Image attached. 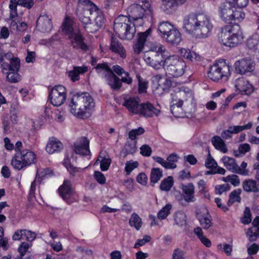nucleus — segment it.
Here are the masks:
<instances>
[{
	"label": "nucleus",
	"instance_id": "nucleus-35",
	"mask_svg": "<svg viewBox=\"0 0 259 259\" xmlns=\"http://www.w3.org/2000/svg\"><path fill=\"white\" fill-rule=\"evenodd\" d=\"M162 8L166 14L174 13L180 5L175 0H162Z\"/></svg>",
	"mask_w": 259,
	"mask_h": 259
},
{
	"label": "nucleus",
	"instance_id": "nucleus-49",
	"mask_svg": "<svg viewBox=\"0 0 259 259\" xmlns=\"http://www.w3.org/2000/svg\"><path fill=\"white\" fill-rule=\"evenodd\" d=\"M19 70L8 71L7 75V80L11 83H16L21 80V76L18 73Z\"/></svg>",
	"mask_w": 259,
	"mask_h": 259
},
{
	"label": "nucleus",
	"instance_id": "nucleus-1",
	"mask_svg": "<svg viewBox=\"0 0 259 259\" xmlns=\"http://www.w3.org/2000/svg\"><path fill=\"white\" fill-rule=\"evenodd\" d=\"M212 27L210 19L203 14L192 13L183 19V28L198 38L207 37Z\"/></svg>",
	"mask_w": 259,
	"mask_h": 259
},
{
	"label": "nucleus",
	"instance_id": "nucleus-62",
	"mask_svg": "<svg viewBox=\"0 0 259 259\" xmlns=\"http://www.w3.org/2000/svg\"><path fill=\"white\" fill-rule=\"evenodd\" d=\"M251 221V213L249 207L245 208L244 211V216L241 219V222L244 224H248Z\"/></svg>",
	"mask_w": 259,
	"mask_h": 259
},
{
	"label": "nucleus",
	"instance_id": "nucleus-55",
	"mask_svg": "<svg viewBox=\"0 0 259 259\" xmlns=\"http://www.w3.org/2000/svg\"><path fill=\"white\" fill-rule=\"evenodd\" d=\"M217 249L218 251L224 252L228 256H230L232 251V246L227 243L219 244L217 246Z\"/></svg>",
	"mask_w": 259,
	"mask_h": 259
},
{
	"label": "nucleus",
	"instance_id": "nucleus-27",
	"mask_svg": "<svg viewBox=\"0 0 259 259\" xmlns=\"http://www.w3.org/2000/svg\"><path fill=\"white\" fill-rule=\"evenodd\" d=\"M110 49L113 52L117 54L121 58H125L126 57L125 50L117 38L111 37Z\"/></svg>",
	"mask_w": 259,
	"mask_h": 259
},
{
	"label": "nucleus",
	"instance_id": "nucleus-7",
	"mask_svg": "<svg viewBox=\"0 0 259 259\" xmlns=\"http://www.w3.org/2000/svg\"><path fill=\"white\" fill-rule=\"evenodd\" d=\"M36 161V156L33 152L28 149H23L22 152L16 153L11 160V165L17 170L30 165Z\"/></svg>",
	"mask_w": 259,
	"mask_h": 259
},
{
	"label": "nucleus",
	"instance_id": "nucleus-54",
	"mask_svg": "<svg viewBox=\"0 0 259 259\" xmlns=\"http://www.w3.org/2000/svg\"><path fill=\"white\" fill-rule=\"evenodd\" d=\"M125 171L126 175H129L131 173L133 170L137 168L139 166V163L138 161H134L132 160L127 161L125 164Z\"/></svg>",
	"mask_w": 259,
	"mask_h": 259
},
{
	"label": "nucleus",
	"instance_id": "nucleus-58",
	"mask_svg": "<svg viewBox=\"0 0 259 259\" xmlns=\"http://www.w3.org/2000/svg\"><path fill=\"white\" fill-rule=\"evenodd\" d=\"M231 187L228 184L217 185L215 187V193L219 195L222 194L224 192L229 191Z\"/></svg>",
	"mask_w": 259,
	"mask_h": 259
},
{
	"label": "nucleus",
	"instance_id": "nucleus-64",
	"mask_svg": "<svg viewBox=\"0 0 259 259\" xmlns=\"http://www.w3.org/2000/svg\"><path fill=\"white\" fill-rule=\"evenodd\" d=\"M185 253L184 251L177 248L176 249L172 255V259H185Z\"/></svg>",
	"mask_w": 259,
	"mask_h": 259
},
{
	"label": "nucleus",
	"instance_id": "nucleus-34",
	"mask_svg": "<svg viewBox=\"0 0 259 259\" xmlns=\"http://www.w3.org/2000/svg\"><path fill=\"white\" fill-rule=\"evenodd\" d=\"M195 187L192 183H189L188 185L183 186V191L184 192V198L187 202H194Z\"/></svg>",
	"mask_w": 259,
	"mask_h": 259
},
{
	"label": "nucleus",
	"instance_id": "nucleus-41",
	"mask_svg": "<svg viewBox=\"0 0 259 259\" xmlns=\"http://www.w3.org/2000/svg\"><path fill=\"white\" fill-rule=\"evenodd\" d=\"M165 48L164 46L160 43L153 42L152 43L149 47V50L146 52H152L155 54H158L161 56H163V53L165 51Z\"/></svg>",
	"mask_w": 259,
	"mask_h": 259
},
{
	"label": "nucleus",
	"instance_id": "nucleus-24",
	"mask_svg": "<svg viewBox=\"0 0 259 259\" xmlns=\"http://www.w3.org/2000/svg\"><path fill=\"white\" fill-rule=\"evenodd\" d=\"M104 77L107 84L112 90L114 91L118 90L121 87V82H122L121 78L120 79L117 77L113 72L109 74L104 75Z\"/></svg>",
	"mask_w": 259,
	"mask_h": 259
},
{
	"label": "nucleus",
	"instance_id": "nucleus-19",
	"mask_svg": "<svg viewBox=\"0 0 259 259\" xmlns=\"http://www.w3.org/2000/svg\"><path fill=\"white\" fill-rule=\"evenodd\" d=\"M153 158L166 169H174L177 167L175 162L178 161V156L176 154H171L167 158V161L164 160L162 157L158 156L153 157Z\"/></svg>",
	"mask_w": 259,
	"mask_h": 259
},
{
	"label": "nucleus",
	"instance_id": "nucleus-50",
	"mask_svg": "<svg viewBox=\"0 0 259 259\" xmlns=\"http://www.w3.org/2000/svg\"><path fill=\"white\" fill-rule=\"evenodd\" d=\"M52 175H53V171L49 168H46L41 171L37 170L35 180H38L40 183L42 181V178L50 177Z\"/></svg>",
	"mask_w": 259,
	"mask_h": 259
},
{
	"label": "nucleus",
	"instance_id": "nucleus-12",
	"mask_svg": "<svg viewBox=\"0 0 259 259\" xmlns=\"http://www.w3.org/2000/svg\"><path fill=\"white\" fill-rule=\"evenodd\" d=\"M196 217L203 229L208 230L212 226V217L206 208L203 207L198 209L196 212Z\"/></svg>",
	"mask_w": 259,
	"mask_h": 259
},
{
	"label": "nucleus",
	"instance_id": "nucleus-60",
	"mask_svg": "<svg viewBox=\"0 0 259 259\" xmlns=\"http://www.w3.org/2000/svg\"><path fill=\"white\" fill-rule=\"evenodd\" d=\"M181 53L184 58L191 61H193L196 59V54L193 52H191L189 50L182 49Z\"/></svg>",
	"mask_w": 259,
	"mask_h": 259
},
{
	"label": "nucleus",
	"instance_id": "nucleus-63",
	"mask_svg": "<svg viewBox=\"0 0 259 259\" xmlns=\"http://www.w3.org/2000/svg\"><path fill=\"white\" fill-rule=\"evenodd\" d=\"M245 16V14L242 11H233V14L232 15V21H240L243 19Z\"/></svg>",
	"mask_w": 259,
	"mask_h": 259
},
{
	"label": "nucleus",
	"instance_id": "nucleus-43",
	"mask_svg": "<svg viewBox=\"0 0 259 259\" xmlns=\"http://www.w3.org/2000/svg\"><path fill=\"white\" fill-rule=\"evenodd\" d=\"M173 185V178L171 176H169L161 181L159 188L161 191L168 192L171 189Z\"/></svg>",
	"mask_w": 259,
	"mask_h": 259
},
{
	"label": "nucleus",
	"instance_id": "nucleus-59",
	"mask_svg": "<svg viewBox=\"0 0 259 259\" xmlns=\"http://www.w3.org/2000/svg\"><path fill=\"white\" fill-rule=\"evenodd\" d=\"M258 37L257 35H252L247 40V46L250 49H254L258 44Z\"/></svg>",
	"mask_w": 259,
	"mask_h": 259
},
{
	"label": "nucleus",
	"instance_id": "nucleus-28",
	"mask_svg": "<svg viewBox=\"0 0 259 259\" xmlns=\"http://www.w3.org/2000/svg\"><path fill=\"white\" fill-rule=\"evenodd\" d=\"M62 31L68 36L79 29L73 26V21L69 16H66L62 24Z\"/></svg>",
	"mask_w": 259,
	"mask_h": 259
},
{
	"label": "nucleus",
	"instance_id": "nucleus-48",
	"mask_svg": "<svg viewBox=\"0 0 259 259\" xmlns=\"http://www.w3.org/2000/svg\"><path fill=\"white\" fill-rule=\"evenodd\" d=\"M19 5V0H10L9 8L10 9V19L13 20L18 15L17 6Z\"/></svg>",
	"mask_w": 259,
	"mask_h": 259
},
{
	"label": "nucleus",
	"instance_id": "nucleus-20",
	"mask_svg": "<svg viewBox=\"0 0 259 259\" xmlns=\"http://www.w3.org/2000/svg\"><path fill=\"white\" fill-rule=\"evenodd\" d=\"M235 88L242 94L248 95L253 91L252 85L243 77L239 78L236 80Z\"/></svg>",
	"mask_w": 259,
	"mask_h": 259
},
{
	"label": "nucleus",
	"instance_id": "nucleus-33",
	"mask_svg": "<svg viewBox=\"0 0 259 259\" xmlns=\"http://www.w3.org/2000/svg\"><path fill=\"white\" fill-rule=\"evenodd\" d=\"M242 185L243 190L246 192H259V187L257 185V182L254 180H245L243 181Z\"/></svg>",
	"mask_w": 259,
	"mask_h": 259
},
{
	"label": "nucleus",
	"instance_id": "nucleus-47",
	"mask_svg": "<svg viewBox=\"0 0 259 259\" xmlns=\"http://www.w3.org/2000/svg\"><path fill=\"white\" fill-rule=\"evenodd\" d=\"M162 171L160 168H152L150 174L151 183L153 184L157 183L162 178Z\"/></svg>",
	"mask_w": 259,
	"mask_h": 259
},
{
	"label": "nucleus",
	"instance_id": "nucleus-6",
	"mask_svg": "<svg viewBox=\"0 0 259 259\" xmlns=\"http://www.w3.org/2000/svg\"><path fill=\"white\" fill-rule=\"evenodd\" d=\"M231 67L225 60H220L210 67L208 77L214 81L220 80L227 81L231 75Z\"/></svg>",
	"mask_w": 259,
	"mask_h": 259
},
{
	"label": "nucleus",
	"instance_id": "nucleus-13",
	"mask_svg": "<svg viewBox=\"0 0 259 259\" xmlns=\"http://www.w3.org/2000/svg\"><path fill=\"white\" fill-rule=\"evenodd\" d=\"M68 38L70 41L71 46L75 49H80L84 51L88 50V47L84 42V37L80 33V29L76 30L69 35Z\"/></svg>",
	"mask_w": 259,
	"mask_h": 259
},
{
	"label": "nucleus",
	"instance_id": "nucleus-2",
	"mask_svg": "<svg viewBox=\"0 0 259 259\" xmlns=\"http://www.w3.org/2000/svg\"><path fill=\"white\" fill-rule=\"evenodd\" d=\"M95 105L94 99L89 93L83 92L73 96L69 107L72 114L78 117L83 118L91 114Z\"/></svg>",
	"mask_w": 259,
	"mask_h": 259
},
{
	"label": "nucleus",
	"instance_id": "nucleus-8",
	"mask_svg": "<svg viewBox=\"0 0 259 259\" xmlns=\"http://www.w3.org/2000/svg\"><path fill=\"white\" fill-rule=\"evenodd\" d=\"M150 4L149 1H142V4H134L127 8V13L130 18L134 20L142 19L145 13H151Z\"/></svg>",
	"mask_w": 259,
	"mask_h": 259
},
{
	"label": "nucleus",
	"instance_id": "nucleus-16",
	"mask_svg": "<svg viewBox=\"0 0 259 259\" xmlns=\"http://www.w3.org/2000/svg\"><path fill=\"white\" fill-rule=\"evenodd\" d=\"M233 8L228 3H222L218 8L219 15L220 18L226 23H230L232 21Z\"/></svg>",
	"mask_w": 259,
	"mask_h": 259
},
{
	"label": "nucleus",
	"instance_id": "nucleus-61",
	"mask_svg": "<svg viewBox=\"0 0 259 259\" xmlns=\"http://www.w3.org/2000/svg\"><path fill=\"white\" fill-rule=\"evenodd\" d=\"M217 165L218 164L215 160L211 156L210 154H209L205 161V166L209 169H214L217 166Z\"/></svg>",
	"mask_w": 259,
	"mask_h": 259
},
{
	"label": "nucleus",
	"instance_id": "nucleus-3",
	"mask_svg": "<svg viewBox=\"0 0 259 259\" xmlns=\"http://www.w3.org/2000/svg\"><path fill=\"white\" fill-rule=\"evenodd\" d=\"M219 40L223 45L229 47H235L240 44L243 41V36L240 26L235 22L222 27Z\"/></svg>",
	"mask_w": 259,
	"mask_h": 259
},
{
	"label": "nucleus",
	"instance_id": "nucleus-46",
	"mask_svg": "<svg viewBox=\"0 0 259 259\" xmlns=\"http://www.w3.org/2000/svg\"><path fill=\"white\" fill-rule=\"evenodd\" d=\"M95 69L98 74L105 73L104 75L109 74L113 72L106 62L98 64L95 67Z\"/></svg>",
	"mask_w": 259,
	"mask_h": 259
},
{
	"label": "nucleus",
	"instance_id": "nucleus-26",
	"mask_svg": "<svg viewBox=\"0 0 259 259\" xmlns=\"http://www.w3.org/2000/svg\"><path fill=\"white\" fill-rule=\"evenodd\" d=\"M252 227L246 233L249 240L253 242L259 237V216L256 217L252 223Z\"/></svg>",
	"mask_w": 259,
	"mask_h": 259
},
{
	"label": "nucleus",
	"instance_id": "nucleus-37",
	"mask_svg": "<svg viewBox=\"0 0 259 259\" xmlns=\"http://www.w3.org/2000/svg\"><path fill=\"white\" fill-rule=\"evenodd\" d=\"M112 71L113 73H115L118 76H121L123 74L125 75V77H121L122 82L126 83L127 84H131L132 82V78L129 76V73L125 71L124 69L118 65H115L112 67Z\"/></svg>",
	"mask_w": 259,
	"mask_h": 259
},
{
	"label": "nucleus",
	"instance_id": "nucleus-52",
	"mask_svg": "<svg viewBox=\"0 0 259 259\" xmlns=\"http://www.w3.org/2000/svg\"><path fill=\"white\" fill-rule=\"evenodd\" d=\"M223 180L225 182H230L234 186H238L240 183L239 177L236 175H232L223 178Z\"/></svg>",
	"mask_w": 259,
	"mask_h": 259
},
{
	"label": "nucleus",
	"instance_id": "nucleus-40",
	"mask_svg": "<svg viewBox=\"0 0 259 259\" xmlns=\"http://www.w3.org/2000/svg\"><path fill=\"white\" fill-rule=\"evenodd\" d=\"M88 11L80 13L78 15V18L83 25L85 30L89 32V27H90V24H92V23L91 22V19L88 16Z\"/></svg>",
	"mask_w": 259,
	"mask_h": 259
},
{
	"label": "nucleus",
	"instance_id": "nucleus-32",
	"mask_svg": "<svg viewBox=\"0 0 259 259\" xmlns=\"http://www.w3.org/2000/svg\"><path fill=\"white\" fill-rule=\"evenodd\" d=\"M183 101L182 100H179L178 101L173 100L172 104L170 106V110L172 115L178 118L183 117L185 113L182 108V105Z\"/></svg>",
	"mask_w": 259,
	"mask_h": 259
},
{
	"label": "nucleus",
	"instance_id": "nucleus-9",
	"mask_svg": "<svg viewBox=\"0 0 259 259\" xmlns=\"http://www.w3.org/2000/svg\"><path fill=\"white\" fill-rule=\"evenodd\" d=\"M49 99L53 106H61L66 99V88L61 85H55L50 93Z\"/></svg>",
	"mask_w": 259,
	"mask_h": 259
},
{
	"label": "nucleus",
	"instance_id": "nucleus-30",
	"mask_svg": "<svg viewBox=\"0 0 259 259\" xmlns=\"http://www.w3.org/2000/svg\"><path fill=\"white\" fill-rule=\"evenodd\" d=\"M88 70V67L84 66H73V69L68 72V76L73 82H75L79 80L80 74H83Z\"/></svg>",
	"mask_w": 259,
	"mask_h": 259
},
{
	"label": "nucleus",
	"instance_id": "nucleus-53",
	"mask_svg": "<svg viewBox=\"0 0 259 259\" xmlns=\"http://www.w3.org/2000/svg\"><path fill=\"white\" fill-rule=\"evenodd\" d=\"M171 209V205L170 204H167L164 206L158 213L157 217L160 220L165 219L170 213V210Z\"/></svg>",
	"mask_w": 259,
	"mask_h": 259
},
{
	"label": "nucleus",
	"instance_id": "nucleus-14",
	"mask_svg": "<svg viewBox=\"0 0 259 259\" xmlns=\"http://www.w3.org/2000/svg\"><path fill=\"white\" fill-rule=\"evenodd\" d=\"M89 140L85 137L78 139L74 144L75 153L83 156L90 155L91 152L89 149Z\"/></svg>",
	"mask_w": 259,
	"mask_h": 259
},
{
	"label": "nucleus",
	"instance_id": "nucleus-11",
	"mask_svg": "<svg viewBox=\"0 0 259 259\" xmlns=\"http://www.w3.org/2000/svg\"><path fill=\"white\" fill-rule=\"evenodd\" d=\"M163 56L152 52H145L143 59L146 63L155 69H158L163 66Z\"/></svg>",
	"mask_w": 259,
	"mask_h": 259
},
{
	"label": "nucleus",
	"instance_id": "nucleus-42",
	"mask_svg": "<svg viewBox=\"0 0 259 259\" xmlns=\"http://www.w3.org/2000/svg\"><path fill=\"white\" fill-rule=\"evenodd\" d=\"M174 219L176 224L179 227H182L186 224V215L183 211H177L174 215Z\"/></svg>",
	"mask_w": 259,
	"mask_h": 259
},
{
	"label": "nucleus",
	"instance_id": "nucleus-17",
	"mask_svg": "<svg viewBox=\"0 0 259 259\" xmlns=\"http://www.w3.org/2000/svg\"><path fill=\"white\" fill-rule=\"evenodd\" d=\"M160 113L159 109L155 108L153 104L147 102L141 104L139 115L146 117H152L157 116Z\"/></svg>",
	"mask_w": 259,
	"mask_h": 259
},
{
	"label": "nucleus",
	"instance_id": "nucleus-29",
	"mask_svg": "<svg viewBox=\"0 0 259 259\" xmlns=\"http://www.w3.org/2000/svg\"><path fill=\"white\" fill-rule=\"evenodd\" d=\"M167 42L171 45H178L182 41V36L179 31L176 28L168 34L164 38Z\"/></svg>",
	"mask_w": 259,
	"mask_h": 259
},
{
	"label": "nucleus",
	"instance_id": "nucleus-31",
	"mask_svg": "<svg viewBox=\"0 0 259 259\" xmlns=\"http://www.w3.org/2000/svg\"><path fill=\"white\" fill-rule=\"evenodd\" d=\"M9 62H3L1 64L2 71L4 70L13 71L19 70L20 68V61L18 58H13L8 60Z\"/></svg>",
	"mask_w": 259,
	"mask_h": 259
},
{
	"label": "nucleus",
	"instance_id": "nucleus-39",
	"mask_svg": "<svg viewBox=\"0 0 259 259\" xmlns=\"http://www.w3.org/2000/svg\"><path fill=\"white\" fill-rule=\"evenodd\" d=\"M175 28L174 26L168 21H163L158 24V30L160 33V36L164 38L169 33Z\"/></svg>",
	"mask_w": 259,
	"mask_h": 259
},
{
	"label": "nucleus",
	"instance_id": "nucleus-51",
	"mask_svg": "<svg viewBox=\"0 0 259 259\" xmlns=\"http://www.w3.org/2000/svg\"><path fill=\"white\" fill-rule=\"evenodd\" d=\"M198 188L199 192L204 195L205 198L210 200V194L206 189V183L203 180H200L198 182Z\"/></svg>",
	"mask_w": 259,
	"mask_h": 259
},
{
	"label": "nucleus",
	"instance_id": "nucleus-10",
	"mask_svg": "<svg viewBox=\"0 0 259 259\" xmlns=\"http://www.w3.org/2000/svg\"><path fill=\"white\" fill-rule=\"evenodd\" d=\"M89 13L96 16L95 24H90V27H89V32L94 33L98 31L103 26L105 19L102 12L94 4L90 9Z\"/></svg>",
	"mask_w": 259,
	"mask_h": 259
},
{
	"label": "nucleus",
	"instance_id": "nucleus-38",
	"mask_svg": "<svg viewBox=\"0 0 259 259\" xmlns=\"http://www.w3.org/2000/svg\"><path fill=\"white\" fill-rule=\"evenodd\" d=\"M211 143L214 148L223 153L228 152L227 146L223 140L218 136H214L211 139Z\"/></svg>",
	"mask_w": 259,
	"mask_h": 259
},
{
	"label": "nucleus",
	"instance_id": "nucleus-22",
	"mask_svg": "<svg viewBox=\"0 0 259 259\" xmlns=\"http://www.w3.org/2000/svg\"><path fill=\"white\" fill-rule=\"evenodd\" d=\"M151 30L149 28L144 32L139 33L137 42L133 46V50L136 54H139L143 50L147 36L150 34Z\"/></svg>",
	"mask_w": 259,
	"mask_h": 259
},
{
	"label": "nucleus",
	"instance_id": "nucleus-25",
	"mask_svg": "<svg viewBox=\"0 0 259 259\" xmlns=\"http://www.w3.org/2000/svg\"><path fill=\"white\" fill-rule=\"evenodd\" d=\"M222 160L226 168L232 172L245 174L244 171H240L239 166L237 164L234 158L224 156Z\"/></svg>",
	"mask_w": 259,
	"mask_h": 259
},
{
	"label": "nucleus",
	"instance_id": "nucleus-4",
	"mask_svg": "<svg viewBox=\"0 0 259 259\" xmlns=\"http://www.w3.org/2000/svg\"><path fill=\"white\" fill-rule=\"evenodd\" d=\"M113 29L116 34L123 39H132L136 31L135 24L123 15L115 19Z\"/></svg>",
	"mask_w": 259,
	"mask_h": 259
},
{
	"label": "nucleus",
	"instance_id": "nucleus-45",
	"mask_svg": "<svg viewBox=\"0 0 259 259\" xmlns=\"http://www.w3.org/2000/svg\"><path fill=\"white\" fill-rule=\"evenodd\" d=\"M129 224L131 226L134 227L137 230H139L142 226V222L139 216L134 212L129 220Z\"/></svg>",
	"mask_w": 259,
	"mask_h": 259
},
{
	"label": "nucleus",
	"instance_id": "nucleus-23",
	"mask_svg": "<svg viewBox=\"0 0 259 259\" xmlns=\"http://www.w3.org/2000/svg\"><path fill=\"white\" fill-rule=\"evenodd\" d=\"M58 192L61 197L68 203L72 202L70 199V197L72 194L73 190L69 181H64L63 185L58 189Z\"/></svg>",
	"mask_w": 259,
	"mask_h": 259
},
{
	"label": "nucleus",
	"instance_id": "nucleus-5",
	"mask_svg": "<svg viewBox=\"0 0 259 259\" xmlns=\"http://www.w3.org/2000/svg\"><path fill=\"white\" fill-rule=\"evenodd\" d=\"M163 67L166 74L174 77H178L184 74L186 64L182 59L176 55L167 56L163 61Z\"/></svg>",
	"mask_w": 259,
	"mask_h": 259
},
{
	"label": "nucleus",
	"instance_id": "nucleus-36",
	"mask_svg": "<svg viewBox=\"0 0 259 259\" xmlns=\"http://www.w3.org/2000/svg\"><path fill=\"white\" fill-rule=\"evenodd\" d=\"M63 146L61 142L54 140L49 141L48 143L46 149L47 152L53 154L55 152H60L63 149Z\"/></svg>",
	"mask_w": 259,
	"mask_h": 259
},
{
	"label": "nucleus",
	"instance_id": "nucleus-18",
	"mask_svg": "<svg viewBox=\"0 0 259 259\" xmlns=\"http://www.w3.org/2000/svg\"><path fill=\"white\" fill-rule=\"evenodd\" d=\"M36 27L41 32H50L53 28L51 19L48 15L39 16L36 21Z\"/></svg>",
	"mask_w": 259,
	"mask_h": 259
},
{
	"label": "nucleus",
	"instance_id": "nucleus-21",
	"mask_svg": "<svg viewBox=\"0 0 259 259\" xmlns=\"http://www.w3.org/2000/svg\"><path fill=\"white\" fill-rule=\"evenodd\" d=\"M123 105L125 106L128 110L135 114H138L140 112L141 104L140 100L138 98L130 97L125 100Z\"/></svg>",
	"mask_w": 259,
	"mask_h": 259
},
{
	"label": "nucleus",
	"instance_id": "nucleus-15",
	"mask_svg": "<svg viewBox=\"0 0 259 259\" xmlns=\"http://www.w3.org/2000/svg\"><path fill=\"white\" fill-rule=\"evenodd\" d=\"M235 69L237 73L243 74L252 71L254 65L251 59H243L236 62Z\"/></svg>",
	"mask_w": 259,
	"mask_h": 259
},
{
	"label": "nucleus",
	"instance_id": "nucleus-44",
	"mask_svg": "<svg viewBox=\"0 0 259 259\" xmlns=\"http://www.w3.org/2000/svg\"><path fill=\"white\" fill-rule=\"evenodd\" d=\"M241 193V190L240 189H237L233 191L229 195V199L228 201V205L231 206L234 202L241 201V197L240 195Z\"/></svg>",
	"mask_w": 259,
	"mask_h": 259
},
{
	"label": "nucleus",
	"instance_id": "nucleus-57",
	"mask_svg": "<svg viewBox=\"0 0 259 259\" xmlns=\"http://www.w3.org/2000/svg\"><path fill=\"white\" fill-rule=\"evenodd\" d=\"M145 132V130L142 127H139L137 129H133L129 132L128 137L132 140H134L136 139V137L143 134Z\"/></svg>",
	"mask_w": 259,
	"mask_h": 259
},
{
	"label": "nucleus",
	"instance_id": "nucleus-56",
	"mask_svg": "<svg viewBox=\"0 0 259 259\" xmlns=\"http://www.w3.org/2000/svg\"><path fill=\"white\" fill-rule=\"evenodd\" d=\"M252 126V123L251 122H248L247 124L244 125H235L231 126L233 134H237L243 130H249Z\"/></svg>",
	"mask_w": 259,
	"mask_h": 259
}]
</instances>
